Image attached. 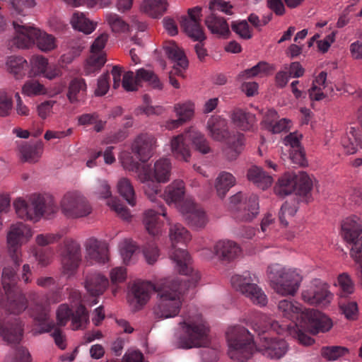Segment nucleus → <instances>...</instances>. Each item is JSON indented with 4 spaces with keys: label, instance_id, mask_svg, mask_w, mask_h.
Instances as JSON below:
<instances>
[{
    "label": "nucleus",
    "instance_id": "nucleus-1",
    "mask_svg": "<svg viewBox=\"0 0 362 362\" xmlns=\"http://www.w3.org/2000/svg\"><path fill=\"white\" fill-rule=\"evenodd\" d=\"M191 277L165 278L152 284L151 281H136L131 289L136 309L145 305L153 291L158 293V302L154 307V314L160 319L177 316L182 306L181 296L190 287L195 286L200 279L198 272L191 274Z\"/></svg>",
    "mask_w": 362,
    "mask_h": 362
},
{
    "label": "nucleus",
    "instance_id": "nucleus-2",
    "mask_svg": "<svg viewBox=\"0 0 362 362\" xmlns=\"http://www.w3.org/2000/svg\"><path fill=\"white\" fill-rule=\"evenodd\" d=\"M32 235L30 228L21 222L11 225L7 234L8 251L15 268L5 267L2 272L1 281L7 299L6 308L11 313L16 315L21 313L28 307L25 296L17 286L16 268L18 267L21 263V246Z\"/></svg>",
    "mask_w": 362,
    "mask_h": 362
},
{
    "label": "nucleus",
    "instance_id": "nucleus-3",
    "mask_svg": "<svg viewBox=\"0 0 362 362\" xmlns=\"http://www.w3.org/2000/svg\"><path fill=\"white\" fill-rule=\"evenodd\" d=\"M278 313L282 317L289 320V325H280L277 321L272 320L267 315L259 312L253 313V318L265 324V327L269 326L271 330L279 334H283L288 328L298 327L304 324L312 334L329 331L332 327L331 320L325 314L315 310L303 308L302 305L296 301L281 300L278 303Z\"/></svg>",
    "mask_w": 362,
    "mask_h": 362
},
{
    "label": "nucleus",
    "instance_id": "nucleus-4",
    "mask_svg": "<svg viewBox=\"0 0 362 362\" xmlns=\"http://www.w3.org/2000/svg\"><path fill=\"white\" fill-rule=\"evenodd\" d=\"M179 325L185 334L177 338L179 348L187 349L208 345L209 328L200 314L195 311L186 314Z\"/></svg>",
    "mask_w": 362,
    "mask_h": 362
},
{
    "label": "nucleus",
    "instance_id": "nucleus-5",
    "mask_svg": "<svg viewBox=\"0 0 362 362\" xmlns=\"http://www.w3.org/2000/svg\"><path fill=\"white\" fill-rule=\"evenodd\" d=\"M13 206L19 218L34 221L41 217L51 218L57 211V206L51 196L37 194L30 195L28 200L16 199Z\"/></svg>",
    "mask_w": 362,
    "mask_h": 362
},
{
    "label": "nucleus",
    "instance_id": "nucleus-6",
    "mask_svg": "<svg viewBox=\"0 0 362 362\" xmlns=\"http://www.w3.org/2000/svg\"><path fill=\"white\" fill-rule=\"evenodd\" d=\"M170 239L172 243V249L170 252V257L175 263V268L178 272L185 276L194 274L191 267V257L188 252L182 248H177L178 243L185 245L191 240L189 231L180 223L170 226Z\"/></svg>",
    "mask_w": 362,
    "mask_h": 362
},
{
    "label": "nucleus",
    "instance_id": "nucleus-7",
    "mask_svg": "<svg viewBox=\"0 0 362 362\" xmlns=\"http://www.w3.org/2000/svg\"><path fill=\"white\" fill-rule=\"evenodd\" d=\"M228 356L233 360L243 361L252 356L255 350L253 337L243 326L230 327L226 332Z\"/></svg>",
    "mask_w": 362,
    "mask_h": 362
},
{
    "label": "nucleus",
    "instance_id": "nucleus-8",
    "mask_svg": "<svg viewBox=\"0 0 362 362\" xmlns=\"http://www.w3.org/2000/svg\"><path fill=\"white\" fill-rule=\"evenodd\" d=\"M267 276L274 290L281 296H293L302 281L296 270L286 269L278 264L268 267Z\"/></svg>",
    "mask_w": 362,
    "mask_h": 362
},
{
    "label": "nucleus",
    "instance_id": "nucleus-9",
    "mask_svg": "<svg viewBox=\"0 0 362 362\" xmlns=\"http://www.w3.org/2000/svg\"><path fill=\"white\" fill-rule=\"evenodd\" d=\"M190 141L197 151L206 154L211 148L204 135L201 132L191 129L185 134L174 136L171 140V151L173 156L178 160L188 161L190 158V150L186 141Z\"/></svg>",
    "mask_w": 362,
    "mask_h": 362
},
{
    "label": "nucleus",
    "instance_id": "nucleus-10",
    "mask_svg": "<svg viewBox=\"0 0 362 362\" xmlns=\"http://www.w3.org/2000/svg\"><path fill=\"white\" fill-rule=\"evenodd\" d=\"M29 299L35 306V311L33 313L34 320L39 322V334L53 332L51 336L54 340L56 345L61 349H64L66 346L65 336L62 330L55 327L53 322H48V310L46 303L43 302L41 296L35 293L30 292L29 293Z\"/></svg>",
    "mask_w": 362,
    "mask_h": 362
},
{
    "label": "nucleus",
    "instance_id": "nucleus-11",
    "mask_svg": "<svg viewBox=\"0 0 362 362\" xmlns=\"http://www.w3.org/2000/svg\"><path fill=\"white\" fill-rule=\"evenodd\" d=\"M201 7L189 8L187 16H183L180 18V26L189 37L199 42L194 45V49L199 60L203 61L207 52L202 43L206 36L201 25Z\"/></svg>",
    "mask_w": 362,
    "mask_h": 362
},
{
    "label": "nucleus",
    "instance_id": "nucleus-12",
    "mask_svg": "<svg viewBox=\"0 0 362 362\" xmlns=\"http://www.w3.org/2000/svg\"><path fill=\"white\" fill-rule=\"evenodd\" d=\"M251 325L255 332L259 336V343L256 350L267 358L272 359H279L281 358L287 351L286 341L280 338H272L264 334L271 329L269 326L265 327L264 322H260L255 318H251Z\"/></svg>",
    "mask_w": 362,
    "mask_h": 362
},
{
    "label": "nucleus",
    "instance_id": "nucleus-13",
    "mask_svg": "<svg viewBox=\"0 0 362 362\" xmlns=\"http://www.w3.org/2000/svg\"><path fill=\"white\" fill-rule=\"evenodd\" d=\"M341 234L350 245L349 255L354 261L362 260V219L356 216L346 218L341 223Z\"/></svg>",
    "mask_w": 362,
    "mask_h": 362
},
{
    "label": "nucleus",
    "instance_id": "nucleus-14",
    "mask_svg": "<svg viewBox=\"0 0 362 362\" xmlns=\"http://www.w3.org/2000/svg\"><path fill=\"white\" fill-rule=\"evenodd\" d=\"M312 187L313 181L305 173L300 172L298 175L288 173L279 180L274 192L281 197L296 192V194L307 197Z\"/></svg>",
    "mask_w": 362,
    "mask_h": 362
},
{
    "label": "nucleus",
    "instance_id": "nucleus-15",
    "mask_svg": "<svg viewBox=\"0 0 362 362\" xmlns=\"http://www.w3.org/2000/svg\"><path fill=\"white\" fill-rule=\"evenodd\" d=\"M230 281L235 290L249 298L253 303L259 306H264L267 303V296L257 285L258 280L255 274L246 271L242 275H233Z\"/></svg>",
    "mask_w": 362,
    "mask_h": 362
},
{
    "label": "nucleus",
    "instance_id": "nucleus-16",
    "mask_svg": "<svg viewBox=\"0 0 362 362\" xmlns=\"http://www.w3.org/2000/svg\"><path fill=\"white\" fill-rule=\"evenodd\" d=\"M62 213L68 218H79L88 216L92 207L87 199L79 192L65 194L61 201Z\"/></svg>",
    "mask_w": 362,
    "mask_h": 362
},
{
    "label": "nucleus",
    "instance_id": "nucleus-17",
    "mask_svg": "<svg viewBox=\"0 0 362 362\" xmlns=\"http://www.w3.org/2000/svg\"><path fill=\"white\" fill-rule=\"evenodd\" d=\"M123 167L129 171L139 172V178L144 184L145 194L151 202H155L156 197L160 193V182L152 178L151 170L147 165L140 167V164L134 161L132 157L122 160Z\"/></svg>",
    "mask_w": 362,
    "mask_h": 362
},
{
    "label": "nucleus",
    "instance_id": "nucleus-18",
    "mask_svg": "<svg viewBox=\"0 0 362 362\" xmlns=\"http://www.w3.org/2000/svg\"><path fill=\"white\" fill-rule=\"evenodd\" d=\"M233 6L222 0H214L209 4V9L211 13L205 19V24L211 33L218 36H226L229 34V26L226 21L214 12L220 11L227 15H232Z\"/></svg>",
    "mask_w": 362,
    "mask_h": 362
},
{
    "label": "nucleus",
    "instance_id": "nucleus-19",
    "mask_svg": "<svg viewBox=\"0 0 362 362\" xmlns=\"http://www.w3.org/2000/svg\"><path fill=\"white\" fill-rule=\"evenodd\" d=\"M57 319L59 326L66 325L67 322L71 320V327L73 330L85 328L89 322L88 313L81 304L74 311L66 304L59 305L57 311Z\"/></svg>",
    "mask_w": 362,
    "mask_h": 362
},
{
    "label": "nucleus",
    "instance_id": "nucleus-20",
    "mask_svg": "<svg viewBox=\"0 0 362 362\" xmlns=\"http://www.w3.org/2000/svg\"><path fill=\"white\" fill-rule=\"evenodd\" d=\"M108 35L102 33L98 36L90 47V55L84 66V74L90 76L98 73L106 62L103 49L107 42Z\"/></svg>",
    "mask_w": 362,
    "mask_h": 362
},
{
    "label": "nucleus",
    "instance_id": "nucleus-21",
    "mask_svg": "<svg viewBox=\"0 0 362 362\" xmlns=\"http://www.w3.org/2000/svg\"><path fill=\"white\" fill-rule=\"evenodd\" d=\"M230 202L236 209V218L241 221H250L259 214L257 197L251 194L244 199L242 192H238L230 197Z\"/></svg>",
    "mask_w": 362,
    "mask_h": 362
},
{
    "label": "nucleus",
    "instance_id": "nucleus-22",
    "mask_svg": "<svg viewBox=\"0 0 362 362\" xmlns=\"http://www.w3.org/2000/svg\"><path fill=\"white\" fill-rule=\"evenodd\" d=\"M165 54L175 64L170 73V83L175 88H180V83L173 75L183 76V70L188 66V61L183 52L173 41L166 42L163 46Z\"/></svg>",
    "mask_w": 362,
    "mask_h": 362
},
{
    "label": "nucleus",
    "instance_id": "nucleus-23",
    "mask_svg": "<svg viewBox=\"0 0 362 362\" xmlns=\"http://www.w3.org/2000/svg\"><path fill=\"white\" fill-rule=\"evenodd\" d=\"M81 262V252L79 243L74 240H67L62 258V273L70 278L77 272Z\"/></svg>",
    "mask_w": 362,
    "mask_h": 362
},
{
    "label": "nucleus",
    "instance_id": "nucleus-24",
    "mask_svg": "<svg viewBox=\"0 0 362 362\" xmlns=\"http://www.w3.org/2000/svg\"><path fill=\"white\" fill-rule=\"evenodd\" d=\"M180 211L187 223L193 228H203L208 223L205 211L191 199H186L181 204Z\"/></svg>",
    "mask_w": 362,
    "mask_h": 362
},
{
    "label": "nucleus",
    "instance_id": "nucleus-25",
    "mask_svg": "<svg viewBox=\"0 0 362 362\" xmlns=\"http://www.w3.org/2000/svg\"><path fill=\"white\" fill-rule=\"evenodd\" d=\"M302 300L312 305L326 306L332 299V294L327 286L318 280H315L309 288L303 291Z\"/></svg>",
    "mask_w": 362,
    "mask_h": 362
},
{
    "label": "nucleus",
    "instance_id": "nucleus-26",
    "mask_svg": "<svg viewBox=\"0 0 362 362\" xmlns=\"http://www.w3.org/2000/svg\"><path fill=\"white\" fill-rule=\"evenodd\" d=\"M23 335V324L18 317L8 316L0 320V337L8 344H19Z\"/></svg>",
    "mask_w": 362,
    "mask_h": 362
},
{
    "label": "nucleus",
    "instance_id": "nucleus-27",
    "mask_svg": "<svg viewBox=\"0 0 362 362\" xmlns=\"http://www.w3.org/2000/svg\"><path fill=\"white\" fill-rule=\"evenodd\" d=\"M156 147V139L152 134H141L135 139L132 150L139 160L144 163L152 156Z\"/></svg>",
    "mask_w": 362,
    "mask_h": 362
},
{
    "label": "nucleus",
    "instance_id": "nucleus-28",
    "mask_svg": "<svg viewBox=\"0 0 362 362\" xmlns=\"http://www.w3.org/2000/svg\"><path fill=\"white\" fill-rule=\"evenodd\" d=\"M163 216L169 221L163 204H158L157 209H148L144 213V223L149 234L153 236L158 235L161 231L163 223L159 216Z\"/></svg>",
    "mask_w": 362,
    "mask_h": 362
},
{
    "label": "nucleus",
    "instance_id": "nucleus-29",
    "mask_svg": "<svg viewBox=\"0 0 362 362\" xmlns=\"http://www.w3.org/2000/svg\"><path fill=\"white\" fill-rule=\"evenodd\" d=\"M174 111L177 119L168 120L165 127L169 130L175 129L190 120L194 112V105L191 102L177 103L174 106Z\"/></svg>",
    "mask_w": 362,
    "mask_h": 362
},
{
    "label": "nucleus",
    "instance_id": "nucleus-30",
    "mask_svg": "<svg viewBox=\"0 0 362 362\" xmlns=\"http://www.w3.org/2000/svg\"><path fill=\"white\" fill-rule=\"evenodd\" d=\"M87 95V84L85 79L80 77L73 78L69 83L66 98L73 105L83 103Z\"/></svg>",
    "mask_w": 362,
    "mask_h": 362
},
{
    "label": "nucleus",
    "instance_id": "nucleus-31",
    "mask_svg": "<svg viewBox=\"0 0 362 362\" xmlns=\"http://www.w3.org/2000/svg\"><path fill=\"white\" fill-rule=\"evenodd\" d=\"M13 25L16 35L11 40V46L15 45L18 48H28L34 44V36L31 30L35 28L20 25L18 21H13Z\"/></svg>",
    "mask_w": 362,
    "mask_h": 362
},
{
    "label": "nucleus",
    "instance_id": "nucleus-32",
    "mask_svg": "<svg viewBox=\"0 0 362 362\" xmlns=\"http://www.w3.org/2000/svg\"><path fill=\"white\" fill-rule=\"evenodd\" d=\"M86 249L88 257L100 264L108 261V249L107 245L94 238L86 242Z\"/></svg>",
    "mask_w": 362,
    "mask_h": 362
},
{
    "label": "nucleus",
    "instance_id": "nucleus-33",
    "mask_svg": "<svg viewBox=\"0 0 362 362\" xmlns=\"http://www.w3.org/2000/svg\"><path fill=\"white\" fill-rule=\"evenodd\" d=\"M206 129L211 137L216 141H223L229 136L227 121L221 116L210 117L207 121Z\"/></svg>",
    "mask_w": 362,
    "mask_h": 362
},
{
    "label": "nucleus",
    "instance_id": "nucleus-34",
    "mask_svg": "<svg viewBox=\"0 0 362 362\" xmlns=\"http://www.w3.org/2000/svg\"><path fill=\"white\" fill-rule=\"evenodd\" d=\"M185 194V183L181 180H175L168 185L164 190V192L159 195L160 197L170 205L171 204H177L182 200Z\"/></svg>",
    "mask_w": 362,
    "mask_h": 362
},
{
    "label": "nucleus",
    "instance_id": "nucleus-35",
    "mask_svg": "<svg viewBox=\"0 0 362 362\" xmlns=\"http://www.w3.org/2000/svg\"><path fill=\"white\" fill-rule=\"evenodd\" d=\"M215 254L222 260L231 261L241 253V249L233 241L220 240L214 246Z\"/></svg>",
    "mask_w": 362,
    "mask_h": 362
},
{
    "label": "nucleus",
    "instance_id": "nucleus-36",
    "mask_svg": "<svg viewBox=\"0 0 362 362\" xmlns=\"http://www.w3.org/2000/svg\"><path fill=\"white\" fill-rule=\"evenodd\" d=\"M108 279L99 273L87 275L85 281V288L92 296H98L103 293L108 286Z\"/></svg>",
    "mask_w": 362,
    "mask_h": 362
},
{
    "label": "nucleus",
    "instance_id": "nucleus-37",
    "mask_svg": "<svg viewBox=\"0 0 362 362\" xmlns=\"http://www.w3.org/2000/svg\"><path fill=\"white\" fill-rule=\"evenodd\" d=\"M341 145L348 154L356 152L358 146L362 148V139L359 129L349 127L346 129L345 134L341 137Z\"/></svg>",
    "mask_w": 362,
    "mask_h": 362
},
{
    "label": "nucleus",
    "instance_id": "nucleus-38",
    "mask_svg": "<svg viewBox=\"0 0 362 362\" xmlns=\"http://www.w3.org/2000/svg\"><path fill=\"white\" fill-rule=\"evenodd\" d=\"M233 122L243 131L250 130L255 123V115L242 109H235L231 115Z\"/></svg>",
    "mask_w": 362,
    "mask_h": 362
},
{
    "label": "nucleus",
    "instance_id": "nucleus-39",
    "mask_svg": "<svg viewBox=\"0 0 362 362\" xmlns=\"http://www.w3.org/2000/svg\"><path fill=\"white\" fill-rule=\"evenodd\" d=\"M151 170L152 178L158 182H166L169 180L171 172V163L168 158H161L157 160L153 169Z\"/></svg>",
    "mask_w": 362,
    "mask_h": 362
},
{
    "label": "nucleus",
    "instance_id": "nucleus-40",
    "mask_svg": "<svg viewBox=\"0 0 362 362\" xmlns=\"http://www.w3.org/2000/svg\"><path fill=\"white\" fill-rule=\"evenodd\" d=\"M31 32H33L31 33L34 36V44L35 43L40 50L49 52L56 48V40L53 35L42 32L36 28Z\"/></svg>",
    "mask_w": 362,
    "mask_h": 362
},
{
    "label": "nucleus",
    "instance_id": "nucleus-41",
    "mask_svg": "<svg viewBox=\"0 0 362 362\" xmlns=\"http://www.w3.org/2000/svg\"><path fill=\"white\" fill-rule=\"evenodd\" d=\"M247 178L259 188L265 189L272 183V176L267 175L260 168L253 166L250 168L247 174Z\"/></svg>",
    "mask_w": 362,
    "mask_h": 362
},
{
    "label": "nucleus",
    "instance_id": "nucleus-42",
    "mask_svg": "<svg viewBox=\"0 0 362 362\" xmlns=\"http://www.w3.org/2000/svg\"><path fill=\"white\" fill-rule=\"evenodd\" d=\"M327 86V73L321 71L313 81L312 87L309 89V96L311 100L320 101L326 97L322 89Z\"/></svg>",
    "mask_w": 362,
    "mask_h": 362
},
{
    "label": "nucleus",
    "instance_id": "nucleus-43",
    "mask_svg": "<svg viewBox=\"0 0 362 362\" xmlns=\"http://www.w3.org/2000/svg\"><path fill=\"white\" fill-rule=\"evenodd\" d=\"M43 150V144L37 141L33 144L25 143L20 148V152L25 161L35 163L41 156Z\"/></svg>",
    "mask_w": 362,
    "mask_h": 362
},
{
    "label": "nucleus",
    "instance_id": "nucleus-44",
    "mask_svg": "<svg viewBox=\"0 0 362 362\" xmlns=\"http://www.w3.org/2000/svg\"><path fill=\"white\" fill-rule=\"evenodd\" d=\"M6 66L10 73L16 78H21L26 74L28 67L27 61L22 57L11 56L6 62Z\"/></svg>",
    "mask_w": 362,
    "mask_h": 362
},
{
    "label": "nucleus",
    "instance_id": "nucleus-45",
    "mask_svg": "<svg viewBox=\"0 0 362 362\" xmlns=\"http://www.w3.org/2000/svg\"><path fill=\"white\" fill-rule=\"evenodd\" d=\"M235 184V178L231 173L225 171L221 172L217 177L215 185L218 196L223 198Z\"/></svg>",
    "mask_w": 362,
    "mask_h": 362
},
{
    "label": "nucleus",
    "instance_id": "nucleus-46",
    "mask_svg": "<svg viewBox=\"0 0 362 362\" xmlns=\"http://www.w3.org/2000/svg\"><path fill=\"white\" fill-rule=\"evenodd\" d=\"M244 141V135L240 133L228 138L227 141L228 146L225 151L228 159L234 160L238 157L243 148Z\"/></svg>",
    "mask_w": 362,
    "mask_h": 362
},
{
    "label": "nucleus",
    "instance_id": "nucleus-47",
    "mask_svg": "<svg viewBox=\"0 0 362 362\" xmlns=\"http://www.w3.org/2000/svg\"><path fill=\"white\" fill-rule=\"evenodd\" d=\"M141 8L148 16L158 18L167 10V2L165 0H144Z\"/></svg>",
    "mask_w": 362,
    "mask_h": 362
},
{
    "label": "nucleus",
    "instance_id": "nucleus-48",
    "mask_svg": "<svg viewBox=\"0 0 362 362\" xmlns=\"http://www.w3.org/2000/svg\"><path fill=\"white\" fill-rule=\"evenodd\" d=\"M71 23L75 30L86 34L92 33L95 28L93 22L87 18L83 13L75 12L71 18Z\"/></svg>",
    "mask_w": 362,
    "mask_h": 362
},
{
    "label": "nucleus",
    "instance_id": "nucleus-49",
    "mask_svg": "<svg viewBox=\"0 0 362 362\" xmlns=\"http://www.w3.org/2000/svg\"><path fill=\"white\" fill-rule=\"evenodd\" d=\"M135 82L139 85L141 82H147L152 88L157 89H161L163 87L160 81L153 71L143 68L136 71Z\"/></svg>",
    "mask_w": 362,
    "mask_h": 362
},
{
    "label": "nucleus",
    "instance_id": "nucleus-50",
    "mask_svg": "<svg viewBox=\"0 0 362 362\" xmlns=\"http://www.w3.org/2000/svg\"><path fill=\"white\" fill-rule=\"evenodd\" d=\"M117 190L120 195L132 206L136 204L135 192L130 180L126 177L119 179L117 182Z\"/></svg>",
    "mask_w": 362,
    "mask_h": 362
},
{
    "label": "nucleus",
    "instance_id": "nucleus-51",
    "mask_svg": "<svg viewBox=\"0 0 362 362\" xmlns=\"http://www.w3.org/2000/svg\"><path fill=\"white\" fill-rule=\"evenodd\" d=\"M274 70V66L269 64V63L262 61L259 62L257 64L252 67L251 69H248L241 72L238 75V78L240 80L248 78L250 77H253L257 76L259 74H267L270 71Z\"/></svg>",
    "mask_w": 362,
    "mask_h": 362
},
{
    "label": "nucleus",
    "instance_id": "nucleus-52",
    "mask_svg": "<svg viewBox=\"0 0 362 362\" xmlns=\"http://www.w3.org/2000/svg\"><path fill=\"white\" fill-rule=\"evenodd\" d=\"M298 201L293 199L292 201L286 202L281 207L279 219L284 226H287L288 223L287 219L293 217L298 210Z\"/></svg>",
    "mask_w": 362,
    "mask_h": 362
},
{
    "label": "nucleus",
    "instance_id": "nucleus-53",
    "mask_svg": "<svg viewBox=\"0 0 362 362\" xmlns=\"http://www.w3.org/2000/svg\"><path fill=\"white\" fill-rule=\"evenodd\" d=\"M106 20L114 33H125L129 29V25L116 13L107 14Z\"/></svg>",
    "mask_w": 362,
    "mask_h": 362
},
{
    "label": "nucleus",
    "instance_id": "nucleus-54",
    "mask_svg": "<svg viewBox=\"0 0 362 362\" xmlns=\"http://www.w3.org/2000/svg\"><path fill=\"white\" fill-rule=\"evenodd\" d=\"M338 285L339 286V295L341 298H346L354 293V285L351 277L346 273L339 275L337 278Z\"/></svg>",
    "mask_w": 362,
    "mask_h": 362
},
{
    "label": "nucleus",
    "instance_id": "nucleus-55",
    "mask_svg": "<svg viewBox=\"0 0 362 362\" xmlns=\"http://www.w3.org/2000/svg\"><path fill=\"white\" fill-rule=\"evenodd\" d=\"M120 253L125 264H129L138 249L136 243L131 239L124 240L119 245Z\"/></svg>",
    "mask_w": 362,
    "mask_h": 362
},
{
    "label": "nucleus",
    "instance_id": "nucleus-56",
    "mask_svg": "<svg viewBox=\"0 0 362 362\" xmlns=\"http://www.w3.org/2000/svg\"><path fill=\"white\" fill-rule=\"evenodd\" d=\"M349 350L343 346H326L322 349V355L329 361H335L339 358L346 355Z\"/></svg>",
    "mask_w": 362,
    "mask_h": 362
},
{
    "label": "nucleus",
    "instance_id": "nucleus-57",
    "mask_svg": "<svg viewBox=\"0 0 362 362\" xmlns=\"http://www.w3.org/2000/svg\"><path fill=\"white\" fill-rule=\"evenodd\" d=\"M9 3L13 11V13L21 16H25L26 9L33 8L35 5L34 0H9Z\"/></svg>",
    "mask_w": 362,
    "mask_h": 362
},
{
    "label": "nucleus",
    "instance_id": "nucleus-58",
    "mask_svg": "<svg viewBox=\"0 0 362 362\" xmlns=\"http://www.w3.org/2000/svg\"><path fill=\"white\" fill-rule=\"evenodd\" d=\"M231 29L244 40H249L252 37V30L246 21H233Z\"/></svg>",
    "mask_w": 362,
    "mask_h": 362
},
{
    "label": "nucleus",
    "instance_id": "nucleus-59",
    "mask_svg": "<svg viewBox=\"0 0 362 362\" xmlns=\"http://www.w3.org/2000/svg\"><path fill=\"white\" fill-rule=\"evenodd\" d=\"M31 72L33 75L40 74H45L48 62L47 59L42 56H34L30 60Z\"/></svg>",
    "mask_w": 362,
    "mask_h": 362
},
{
    "label": "nucleus",
    "instance_id": "nucleus-60",
    "mask_svg": "<svg viewBox=\"0 0 362 362\" xmlns=\"http://www.w3.org/2000/svg\"><path fill=\"white\" fill-rule=\"evenodd\" d=\"M23 93L28 96L37 95L45 93V89L37 81L31 80L26 82L23 86Z\"/></svg>",
    "mask_w": 362,
    "mask_h": 362
},
{
    "label": "nucleus",
    "instance_id": "nucleus-61",
    "mask_svg": "<svg viewBox=\"0 0 362 362\" xmlns=\"http://www.w3.org/2000/svg\"><path fill=\"white\" fill-rule=\"evenodd\" d=\"M108 206L117 214L124 220H129L131 218L129 209L117 199H110L107 201Z\"/></svg>",
    "mask_w": 362,
    "mask_h": 362
},
{
    "label": "nucleus",
    "instance_id": "nucleus-62",
    "mask_svg": "<svg viewBox=\"0 0 362 362\" xmlns=\"http://www.w3.org/2000/svg\"><path fill=\"white\" fill-rule=\"evenodd\" d=\"M34 254L38 264L42 267H46L50 264L52 255V250L50 248H36Z\"/></svg>",
    "mask_w": 362,
    "mask_h": 362
},
{
    "label": "nucleus",
    "instance_id": "nucleus-63",
    "mask_svg": "<svg viewBox=\"0 0 362 362\" xmlns=\"http://www.w3.org/2000/svg\"><path fill=\"white\" fill-rule=\"evenodd\" d=\"M13 107L11 98L6 93H0V117H4L10 115Z\"/></svg>",
    "mask_w": 362,
    "mask_h": 362
},
{
    "label": "nucleus",
    "instance_id": "nucleus-64",
    "mask_svg": "<svg viewBox=\"0 0 362 362\" xmlns=\"http://www.w3.org/2000/svg\"><path fill=\"white\" fill-rule=\"evenodd\" d=\"M146 262L149 264H154L159 256L158 247L153 243L147 244L143 250Z\"/></svg>",
    "mask_w": 362,
    "mask_h": 362
}]
</instances>
